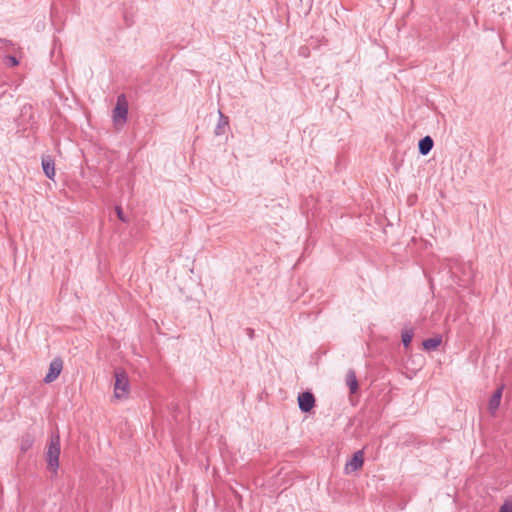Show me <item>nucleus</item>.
I'll list each match as a JSON object with an SVG mask.
<instances>
[{
  "instance_id": "obj_8",
  "label": "nucleus",
  "mask_w": 512,
  "mask_h": 512,
  "mask_svg": "<svg viewBox=\"0 0 512 512\" xmlns=\"http://www.w3.org/2000/svg\"><path fill=\"white\" fill-rule=\"evenodd\" d=\"M434 142L430 136H425L418 142L419 153L423 156L427 155L433 148Z\"/></svg>"
},
{
  "instance_id": "obj_2",
  "label": "nucleus",
  "mask_w": 512,
  "mask_h": 512,
  "mask_svg": "<svg viewBox=\"0 0 512 512\" xmlns=\"http://www.w3.org/2000/svg\"><path fill=\"white\" fill-rule=\"evenodd\" d=\"M115 384L114 395L116 398H124L129 392V379L127 373L123 369L114 371Z\"/></svg>"
},
{
  "instance_id": "obj_17",
  "label": "nucleus",
  "mask_w": 512,
  "mask_h": 512,
  "mask_svg": "<svg viewBox=\"0 0 512 512\" xmlns=\"http://www.w3.org/2000/svg\"><path fill=\"white\" fill-rule=\"evenodd\" d=\"M115 211L119 220H121L122 222H128V219L124 215V212L120 206H116Z\"/></svg>"
},
{
  "instance_id": "obj_5",
  "label": "nucleus",
  "mask_w": 512,
  "mask_h": 512,
  "mask_svg": "<svg viewBox=\"0 0 512 512\" xmlns=\"http://www.w3.org/2000/svg\"><path fill=\"white\" fill-rule=\"evenodd\" d=\"M315 402V397L310 391H305L298 395V406L304 413L310 412L314 408Z\"/></svg>"
},
{
  "instance_id": "obj_6",
  "label": "nucleus",
  "mask_w": 512,
  "mask_h": 512,
  "mask_svg": "<svg viewBox=\"0 0 512 512\" xmlns=\"http://www.w3.org/2000/svg\"><path fill=\"white\" fill-rule=\"evenodd\" d=\"M364 453L362 450L355 452L350 461L347 462L345 470L347 473L356 471L363 466Z\"/></svg>"
},
{
  "instance_id": "obj_13",
  "label": "nucleus",
  "mask_w": 512,
  "mask_h": 512,
  "mask_svg": "<svg viewBox=\"0 0 512 512\" xmlns=\"http://www.w3.org/2000/svg\"><path fill=\"white\" fill-rule=\"evenodd\" d=\"M220 118L219 122L215 128V134L216 135H222L224 133V128L228 125V118L224 116L220 111Z\"/></svg>"
},
{
  "instance_id": "obj_11",
  "label": "nucleus",
  "mask_w": 512,
  "mask_h": 512,
  "mask_svg": "<svg viewBox=\"0 0 512 512\" xmlns=\"http://www.w3.org/2000/svg\"><path fill=\"white\" fill-rule=\"evenodd\" d=\"M503 387H499L495 390L492 397L489 400V409L495 411L498 409L502 397Z\"/></svg>"
},
{
  "instance_id": "obj_3",
  "label": "nucleus",
  "mask_w": 512,
  "mask_h": 512,
  "mask_svg": "<svg viewBox=\"0 0 512 512\" xmlns=\"http://www.w3.org/2000/svg\"><path fill=\"white\" fill-rule=\"evenodd\" d=\"M128 103L124 94L117 97L116 106L113 110V121L116 125H123L127 121Z\"/></svg>"
},
{
  "instance_id": "obj_10",
  "label": "nucleus",
  "mask_w": 512,
  "mask_h": 512,
  "mask_svg": "<svg viewBox=\"0 0 512 512\" xmlns=\"http://www.w3.org/2000/svg\"><path fill=\"white\" fill-rule=\"evenodd\" d=\"M35 438L30 433L22 435L20 440V450L22 453L27 452L34 444Z\"/></svg>"
},
{
  "instance_id": "obj_16",
  "label": "nucleus",
  "mask_w": 512,
  "mask_h": 512,
  "mask_svg": "<svg viewBox=\"0 0 512 512\" xmlns=\"http://www.w3.org/2000/svg\"><path fill=\"white\" fill-rule=\"evenodd\" d=\"M12 47H14V44L11 40L0 38V49L1 50H8Z\"/></svg>"
},
{
  "instance_id": "obj_9",
  "label": "nucleus",
  "mask_w": 512,
  "mask_h": 512,
  "mask_svg": "<svg viewBox=\"0 0 512 512\" xmlns=\"http://www.w3.org/2000/svg\"><path fill=\"white\" fill-rule=\"evenodd\" d=\"M346 383L349 387L350 393L354 394L358 390V380L356 378V374L354 370H349L346 375Z\"/></svg>"
},
{
  "instance_id": "obj_4",
  "label": "nucleus",
  "mask_w": 512,
  "mask_h": 512,
  "mask_svg": "<svg viewBox=\"0 0 512 512\" xmlns=\"http://www.w3.org/2000/svg\"><path fill=\"white\" fill-rule=\"evenodd\" d=\"M62 369H63L62 359L60 357L54 358L49 365V370L44 378V382L49 384V383H52L53 381H55L58 378V376L60 375Z\"/></svg>"
},
{
  "instance_id": "obj_18",
  "label": "nucleus",
  "mask_w": 512,
  "mask_h": 512,
  "mask_svg": "<svg viewBox=\"0 0 512 512\" xmlns=\"http://www.w3.org/2000/svg\"><path fill=\"white\" fill-rule=\"evenodd\" d=\"M499 512H512V504L505 502L499 509Z\"/></svg>"
},
{
  "instance_id": "obj_1",
  "label": "nucleus",
  "mask_w": 512,
  "mask_h": 512,
  "mask_svg": "<svg viewBox=\"0 0 512 512\" xmlns=\"http://www.w3.org/2000/svg\"><path fill=\"white\" fill-rule=\"evenodd\" d=\"M59 456H60V435L59 433H53L50 437V441L47 445L46 461L49 470L57 473L59 468Z\"/></svg>"
},
{
  "instance_id": "obj_14",
  "label": "nucleus",
  "mask_w": 512,
  "mask_h": 512,
  "mask_svg": "<svg viewBox=\"0 0 512 512\" xmlns=\"http://www.w3.org/2000/svg\"><path fill=\"white\" fill-rule=\"evenodd\" d=\"M401 338H402V343L404 345V347H409L411 341H412V338H413V330H404L402 331V335H401Z\"/></svg>"
},
{
  "instance_id": "obj_12",
  "label": "nucleus",
  "mask_w": 512,
  "mask_h": 512,
  "mask_svg": "<svg viewBox=\"0 0 512 512\" xmlns=\"http://www.w3.org/2000/svg\"><path fill=\"white\" fill-rule=\"evenodd\" d=\"M441 338L440 337H433L425 339L422 343L425 350H433L436 349L441 344Z\"/></svg>"
},
{
  "instance_id": "obj_7",
  "label": "nucleus",
  "mask_w": 512,
  "mask_h": 512,
  "mask_svg": "<svg viewBox=\"0 0 512 512\" xmlns=\"http://www.w3.org/2000/svg\"><path fill=\"white\" fill-rule=\"evenodd\" d=\"M42 168L45 176L53 180L55 176V163L51 156L42 157Z\"/></svg>"
},
{
  "instance_id": "obj_19",
  "label": "nucleus",
  "mask_w": 512,
  "mask_h": 512,
  "mask_svg": "<svg viewBox=\"0 0 512 512\" xmlns=\"http://www.w3.org/2000/svg\"><path fill=\"white\" fill-rule=\"evenodd\" d=\"M247 331H248V335H249V337H250V338H252V337H253V334H254L253 329H248Z\"/></svg>"
},
{
  "instance_id": "obj_15",
  "label": "nucleus",
  "mask_w": 512,
  "mask_h": 512,
  "mask_svg": "<svg viewBox=\"0 0 512 512\" xmlns=\"http://www.w3.org/2000/svg\"><path fill=\"white\" fill-rule=\"evenodd\" d=\"M4 63L9 67H15L19 64V60L12 55H7L4 57Z\"/></svg>"
}]
</instances>
